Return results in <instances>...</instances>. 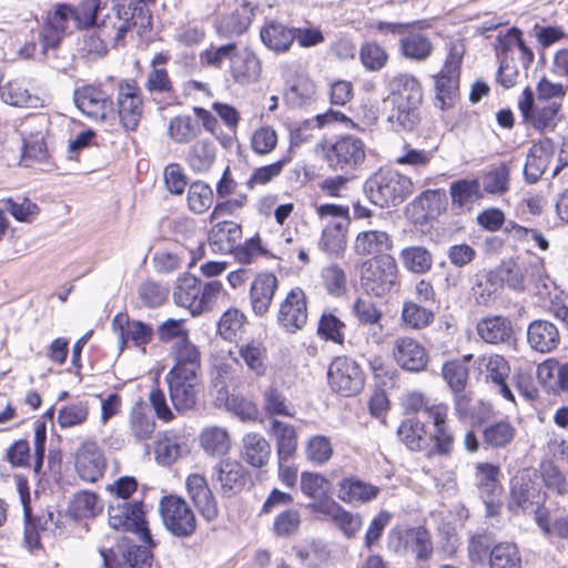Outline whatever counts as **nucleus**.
<instances>
[{"label":"nucleus","instance_id":"nucleus-1","mask_svg":"<svg viewBox=\"0 0 568 568\" xmlns=\"http://www.w3.org/2000/svg\"><path fill=\"white\" fill-rule=\"evenodd\" d=\"M392 109L388 122L396 132H413L422 122L423 87L413 74L399 73L387 82Z\"/></svg>","mask_w":568,"mask_h":568},{"label":"nucleus","instance_id":"nucleus-2","mask_svg":"<svg viewBox=\"0 0 568 568\" xmlns=\"http://www.w3.org/2000/svg\"><path fill=\"white\" fill-rule=\"evenodd\" d=\"M100 3L97 0H87L78 7L68 3H58L47 13L45 27L40 33L42 51L55 49L62 37L73 30L92 27L98 19Z\"/></svg>","mask_w":568,"mask_h":568},{"label":"nucleus","instance_id":"nucleus-3","mask_svg":"<svg viewBox=\"0 0 568 568\" xmlns=\"http://www.w3.org/2000/svg\"><path fill=\"white\" fill-rule=\"evenodd\" d=\"M414 190L410 178L394 170H378L364 183V192L371 203L379 207L402 204Z\"/></svg>","mask_w":568,"mask_h":568},{"label":"nucleus","instance_id":"nucleus-4","mask_svg":"<svg viewBox=\"0 0 568 568\" xmlns=\"http://www.w3.org/2000/svg\"><path fill=\"white\" fill-rule=\"evenodd\" d=\"M362 288L372 296H386L399 281V272L393 255L372 257L362 263L359 270Z\"/></svg>","mask_w":568,"mask_h":568},{"label":"nucleus","instance_id":"nucleus-5","mask_svg":"<svg viewBox=\"0 0 568 568\" xmlns=\"http://www.w3.org/2000/svg\"><path fill=\"white\" fill-rule=\"evenodd\" d=\"M366 159V146L362 139L347 134L338 138L325 150L329 169L344 174L356 171Z\"/></svg>","mask_w":568,"mask_h":568},{"label":"nucleus","instance_id":"nucleus-6","mask_svg":"<svg viewBox=\"0 0 568 568\" xmlns=\"http://www.w3.org/2000/svg\"><path fill=\"white\" fill-rule=\"evenodd\" d=\"M108 515L111 528L138 532L143 542L150 547L155 546L145 525L143 504L141 501L113 499L109 505Z\"/></svg>","mask_w":568,"mask_h":568},{"label":"nucleus","instance_id":"nucleus-7","mask_svg":"<svg viewBox=\"0 0 568 568\" xmlns=\"http://www.w3.org/2000/svg\"><path fill=\"white\" fill-rule=\"evenodd\" d=\"M327 379L331 389L345 397L359 394L365 385L361 365L348 356H337L331 362Z\"/></svg>","mask_w":568,"mask_h":568},{"label":"nucleus","instance_id":"nucleus-8","mask_svg":"<svg viewBox=\"0 0 568 568\" xmlns=\"http://www.w3.org/2000/svg\"><path fill=\"white\" fill-rule=\"evenodd\" d=\"M159 510L165 528L175 537L186 538L196 529V517L184 498L175 495L164 496Z\"/></svg>","mask_w":568,"mask_h":568},{"label":"nucleus","instance_id":"nucleus-9","mask_svg":"<svg viewBox=\"0 0 568 568\" xmlns=\"http://www.w3.org/2000/svg\"><path fill=\"white\" fill-rule=\"evenodd\" d=\"M307 318L306 294L301 287L295 286L290 290L278 304L276 313L277 325L286 333L295 334L306 325Z\"/></svg>","mask_w":568,"mask_h":568},{"label":"nucleus","instance_id":"nucleus-10","mask_svg":"<svg viewBox=\"0 0 568 568\" xmlns=\"http://www.w3.org/2000/svg\"><path fill=\"white\" fill-rule=\"evenodd\" d=\"M116 106L122 126L134 131L143 113L141 88L136 81L123 80L118 84Z\"/></svg>","mask_w":568,"mask_h":568},{"label":"nucleus","instance_id":"nucleus-11","mask_svg":"<svg viewBox=\"0 0 568 568\" xmlns=\"http://www.w3.org/2000/svg\"><path fill=\"white\" fill-rule=\"evenodd\" d=\"M73 101L85 116L94 121H105L113 112L111 95L98 85L87 84L75 89Z\"/></svg>","mask_w":568,"mask_h":568},{"label":"nucleus","instance_id":"nucleus-12","mask_svg":"<svg viewBox=\"0 0 568 568\" xmlns=\"http://www.w3.org/2000/svg\"><path fill=\"white\" fill-rule=\"evenodd\" d=\"M460 63L462 55L452 49L443 69L435 78V105L442 110L454 104L459 84Z\"/></svg>","mask_w":568,"mask_h":568},{"label":"nucleus","instance_id":"nucleus-13","mask_svg":"<svg viewBox=\"0 0 568 568\" xmlns=\"http://www.w3.org/2000/svg\"><path fill=\"white\" fill-rule=\"evenodd\" d=\"M542 500L539 476L536 471H524L514 478L508 504L510 510H526L534 506L538 508Z\"/></svg>","mask_w":568,"mask_h":568},{"label":"nucleus","instance_id":"nucleus-14","mask_svg":"<svg viewBox=\"0 0 568 568\" xmlns=\"http://www.w3.org/2000/svg\"><path fill=\"white\" fill-rule=\"evenodd\" d=\"M135 8L125 4L113 6L110 11L104 16L100 23L97 24L99 36L104 41L118 44L125 37L126 32L135 27L134 21Z\"/></svg>","mask_w":568,"mask_h":568},{"label":"nucleus","instance_id":"nucleus-15","mask_svg":"<svg viewBox=\"0 0 568 568\" xmlns=\"http://www.w3.org/2000/svg\"><path fill=\"white\" fill-rule=\"evenodd\" d=\"M112 329L118 335L120 349H123L128 342H132L135 347L145 352V346L154 335L151 325L138 320L131 321L125 313H118L113 317Z\"/></svg>","mask_w":568,"mask_h":568},{"label":"nucleus","instance_id":"nucleus-16","mask_svg":"<svg viewBox=\"0 0 568 568\" xmlns=\"http://www.w3.org/2000/svg\"><path fill=\"white\" fill-rule=\"evenodd\" d=\"M392 354L396 364L407 372H423L428 364V354L425 347L409 336L397 337L394 341Z\"/></svg>","mask_w":568,"mask_h":568},{"label":"nucleus","instance_id":"nucleus-17","mask_svg":"<svg viewBox=\"0 0 568 568\" xmlns=\"http://www.w3.org/2000/svg\"><path fill=\"white\" fill-rule=\"evenodd\" d=\"M106 462L95 442H84L75 453V470L81 479L95 483L103 477Z\"/></svg>","mask_w":568,"mask_h":568},{"label":"nucleus","instance_id":"nucleus-18","mask_svg":"<svg viewBox=\"0 0 568 568\" xmlns=\"http://www.w3.org/2000/svg\"><path fill=\"white\" fill-rule=\"evenodd\" d=\"M248 473L236 459L226 458L213 467V479L219 483L221 494L232 497L245 486Z\"/></svg>","mask_w":568,"mask_h":568},{"label":"nucleus","instance_id":"nucleus-19","mask_svg":"<svg viewBox=\"0 0 568 568\" xmlns=\"http://www.w3.org/2000/svg\"><path fill=\"white\" fill-rule=\"evenodd\" d=\"M425 27H428L426 21L419 27L409 28L405 36L399 38L398 52L406 60L419 63L432 57L434 43L430 37L423 32Z\"/></svg>","mask_w":568,"mask_h":568},{"label":"nucleus","instance_id":"nucleus-20","mask_svg":"<svg viewBox=\"0 0 568 568\" xmlns=\"http://www.w3.org/2000/svg\"><path fill=\"white\" fill-rule=\"evenodd\" d=\"M165 382L169 385L171 402L178 412L193 409L197 403L199 379L197 375H168Z\"/></svg>","mask_w":568,"mask_h":568},{"label":"nucleus","instance_id":"nucleus-21","mask_svg":"<svg viewBox=\"0 0 568 568\" xmlns=\"http://www.w3.org/2000/svg\"><path fill=\"white\" fill-rule=\"evenodd\" d=\"M527 344L539 354H549L560 345V333L556 324L548 320H534L527 326Z\"/></svg>","mask_w":568,"mask_h":568},{"label":"nucleus","instance_id":"nucleus-22","mask_svg":"<svg viewBox=\"0 0 568 568\" xmlns=\"http://www.w3.org/2000/svg\"><path fill=\"white\" fill-rule=\"evenodd\" d=\"M476 363L480 372H486V379L496 386L498 393L514 403V393L506 382L510 374V366L505 357L498 354L483 355Z\"/></svg>","mask_w":568,"mask_h":568},{"label":"nucleus","instance_id":"nucleus-23","mask_svg":"<svg viewBox=\"0 0 568 568\" xmlns=\"http://www.w3.org/2000/svg\"><path fill=\"white\" fill-rule=\"evenodd\" d=\"M278 288V278L271 272L255 276L250 286V303L256 316H264L271 308L274 295Z\"/></svg>","mask_w":568,"mask_h":568},{"label":"nucleus","instance_id":"nucleus-24","mask_svg":"<svg viewBox=\"0 0 568 568\" xmlns=\"http://www.w3.org/2000/svg\"><path fill=\"white\" fill-rule=\"evenodd\" d=\"M393 247V236L386 231L373 227L358 232L353 243V251L358 256L388 255L387 252Z\"/></svg>","mask_w":568,"mask_h":568},{"label":"nucleus","instance_id":"nucleus-25","mask_svg":"<svg viewBox=\"0 0 568 568\" xmlns=\"http://www.w3.org/2000/svg\"><path fill=\"white\" fill-rule=\"evenodd\" d=\"M307 508L313 513L331 517L347 538L354 537L363 524L359 515L347 511L333 499L311 503L307 505Z\"/></svg>","mask_w":568,"mask_h":568},{"label":"nucleus","instance_id":"nucleus-26","mask_svg":"<svg viewBox=\"0 0 568 568\" xmlns=\"http://www.w3.org/2000/svg\"><path fill=\"white\" fill-rule=\"evenodd\" d=\"M186 489L200 514L207 520H214L219 515L216 500L204 476L191 474L186 478Z\"/></svg>","mask_w":568,"mask_h":568},{"label":"nucleus","instance_id":"nucleus-27","mask_svg":"<svg viewBox=\"0 0 568 568\" xmlns=\"http://www.w3.org/2000/svg\"><path fill=\"white\" fill-rule=\"evenodd\" d=\"M170 354L174 361V366L168 375H197L201 367V353L190 338L173 343Z\"/></svg>","mask_w":568,"mask_h":568},{"label":"nucleus","instance_id":"nucleus-28","mask_svg":"<svg viewBox=\"0 0 568 568\" xmlns=\"http://www.w3.org/2000/svg\"><path fill=\"white\" fill-rule=\"evenodd\" d=\"M337 497L351 505L367 504L377 498L381 488L358 477H346L337 484Z\"/></svg>","mask_w":568,"mask_h":568},{"label":"nucleus","instance_id":"nucleus-29","mask_svg":"<svg viewBox=\"0 0 568 568\" xmlns=\"http://www.w3.org/2000/svg\"><path fill=\"white\" fill-rule=\"evenodd\" d=\"M433 425L434 430L430 433L429 439L434 443L433 448L428 455L433 456H450L454 449V435L447 425V407H438L433 409Z\"/></svg>","mask_w":568,"mask_h":568},{"label":"nucleus","instance_id":"nucleus-30","mask_svg":"<svg viewBox=\"0 0 568 568\" xmlns=\"http://www.w3.org/2000/svg\"><path fill=\"white\" fill-rule=\"evenodd\" d=\"M268 434L275 440L277 460H291L297 452V430L278 418L270 419Z\"/></svg>","mask_w":568,"mask_h":568},{"label":"nucleus","instance_id":"nucleus-31","mask_svg":"<svg viewBox=\"0 0 568 568\" xmlns=\"http://www.w3.org/2000/svg\"><path fill=\"white\" fill-rule=\"evenodd\" d=\"M398 541L406 552L415 555L416 560L427 561L430 559L434 547L429 531L422 527L406 528L397 532Z\"/></svg>","mask_w":568,"mask_h":568},{"label":"nucleus","instance_id":"nucleus-32","mask_svg":"<svg viewBox=\"0 0 568 568\" xmlns=\"http://www.w3.org/2000/svg\"><path fill=\"white\" fill-rule=\"evenodd\" d=\"M262 410L271 418L290 417L296 415V409L292 400L286 396L284 390L276 384L271 383L262 389Z\"/></svg>","mask_w":568,"mask_h":568},{"label":"nucleus","instance_id":"nucleus-33","mask_svg":"<svg viewBox=\"0 0 568 568\" xmlns=\"http://www.w3.org/2000/svg\"><path fill=\"white\" fill-rule=\"evenodd\" d=\"M263 44L275 53H285L293 45L296 34L290 28L278 21H267L260 30Z\"/></svg>","mask_w":568,"mask_h":568},{"label":"nucleus","instance_id":"nucleus-34","mask_svg":"<svg viewBox=\"0 0 568 568\" xmlns=\"http://www.w3.org/2000/svg\"><path fill=\"white\" fill-rule=\"evenodd\" d=\"M242 229L233 221L214 224L209 233V245L214 253H234Z\"/></svg>","mask_w":568,"mask_h":568},{"label":"nucleus","instance_id":"nucleus-35","mask_svg":"<svg viewBox=\"0 0 568 568\" xmlns=\"http://www.w3.org/2000/svg\"><path fill=\"white\" fill-rule=\"evenodd\" d=\"M476 332L485 343L493 345L508 343L514 335L511 322L500 315L481 318L476 325Z\"/></svg>","mask_w":568,"mask_h":568},{"label":"nucleus","instance_id":"nucleus-36","mask_svg":"<svg viewBox=\"0 0 568 568\" xmlns=\"http://www.w3.org/2000/svg\"><path fill=\"white\" fill-rule=\"evenodd\" d=\"M271 453V444L262 434L251 432L243 436L241 457L250 466L264 467L270 460Z\"/></svg>","mask_w":568,"mask_h":568},{"label":"nucleus","instance_id":"nucleus-37","mask_svg":"<svg viewBox=\"0 0 568 568\" xmlns=\"http://www.w3.org/2000/svg\"><path fill=\"white\" fill-rule=\"evenodd\" d=\"M554 153V145L550 140L534 143L528 151L524 166V175L527 182L535 183L546 171Z\"/></svg>","mask_w":568,"mask_h":568},{"label":"nucleus","instance_id":"nucleus-38","mask_svg":"<svg viewBox=\"0 0 568 568\" xmlns=\"http://www.w3.org/2000/svg\"><path fill=\"white\" fill-rule=\"evenodd\" d=\"M231 73L239 84L245 85L256 82L261 75V61L252 51H236L234 58H232Z\"/></svg>","mask_w":568,"mask_h":568},{"label":"nucleus","instance_id":"nucleus-39","mask_svg":"<svg viewBox=\"0 0 568 568\" xmlns=\"http://www.w3.org/2000/svg\"><path fill=\"white\" fill-rule=\"evenodd\" d=\"M254 9L250 2H243L232 14L221 18L216 22V30L223 37L240 36L252 23Z\"/></svg>","mask_w":568,"mask_h":568},{"label":"nucleus","instance_id":"nucleus-40","mask_svg":"<svg viewBox=\"0 0 568 568\" xmlns=\"http://www.w3.org/2000/svg\"><path fill=\"white\" fill-rule=\"evenodd\" d=\"M201 293V281L192 274L185 273L179 276L173 290V301L178 306L190 310L196 315L197 296Z\"/></svg>","mask_w":568,"mask_h":568},{"label":"nucleus","instance_id":"nucleus-41","mask_svg":"<svg viewBox=\"0 0 568 568\" xmlns=\"http://www.w3.org/2000/svg\"><path fill=\"white\" fill-rule=\"evenodd\" d=\"M239 358L247 367L248 371L256 376H264L267 371V349L260 341L252 339L239 345Z\"/></svg>","mask_w":568,"mask_h":568},{"label":"nucleus","instance_id":"nucleus-42","mask_svg":"<svg viewBox=\"0 0 568 568\" xmlns=\"http://www.w3.org/2000/svg\"><path fill=\"white\" fill-rule=\"evenodd\" d=\"M397 436L413 452H420L428 445L425 424L416 417L404 419L397 429Z\"/></svg>","mask_w":568,"mask_h":568},{"label":"nucleus","instance_id":"nucleus-43","mask_svg":"<svg viewBox=\"0 0 568 568\" xmlns=\"http://www.w3.org/2000/svg\"><path fill=\"white\" fill-rule=\"evenodd\" d=\"M399 258L405 270L417 275L428 273L434 264L433 254L422 245L404 247L399 253Z\"/></svg>","mask_w":568,"mask_h":568},{"label":"nucleus","instance_id":"nucleus-44","mask_svg":"<svg viewBox=\"0 0 568 568\" xmlns=\"http://www.w3.org/2000/svg\"><path fill=\"white\" fill-rule=\"evenodd\" d=\"M449 193L453 206L460 211H470L480 197V184L478 180H458L450 184Z\"/></svg>","mask_w":568,"mask_h":568},{"label":"nucleus","instance_id":"nucleus-45","mask_svg":"<svg viewBox=\"0 0 568 568\" xmlns=\"http://www.w3.org/2000/svg\"><path fill=\"white\" fill-rule=\"evenodd\" d=\"M516 428L508 420L487 424L483 428V442L486 446L499 449L508 446L515 438Z\"/></svg>","mask_w":568,"mask_h":568},{"label":"nucleus","instance_id":"nucleus-46","mask_svg":"<svg viewBox=\"0 0 568 568\" xmlns=\"http://www.w3.org/2000/svg\"><path fill=\"white\" fill-rule=\"evenodd\" d=\"M490 568H521V555L516 544L504 541L494 545L489 556Z\"/></svg>","mask_w":568,"mask_h":568},{"label":"nucleus","instance_id":"nucleus-47","mask_svg":"<svg viewBox=\"0 0 568 568\" xmlns=\"http://www.w3.org/2000/svg\"><path fill=\"white\" fill-rule=\"evenodd\" d=\"M168 132L174 142L186 144L201 133V126L190 115H176L170 120Z\"/></svg>","mask_w":568,"mask_h":568},{"label":"nucleus","instance_id":"nucleus-48","mask_svg":"<svg viewBox=\"0 0 568 568\" xmlns=\"http://www.w3.org/2000/svg\"><path fill=\"white\" fill-rule=\"evenodd\" d=\"M215 161V146L210 140H200L194 143L187 154L190 168L196 173L210 170Z\"/></svg>","mask_w":568,"mask_h":568},{"label":"nucleus","instance_id":"nucleus-49","mask_svg":"<svg viewBox=\"0 0 568 568\" xmlns=\"http://www.w3.org/2000/svg\"><path fill=\"white\" fill-rule=\"evenodd\" d=\"M359 60L365 70L378 72L384 69L389 60V54L384 47L376 41L364 42L359 48Z\"/></svg>","mask_w":568,"mask_h":568},{"label":"nucleus","instance_id":"nucleus-50","mask_svg":"<svg viewBox=\"0 0 568 568\" xmlns=\"http://www.w3.org/2000/svg\"><path fill=\"white\" fill-rule=\"evenodd\" d=\"M301 490L302 493L314 499L313 503L331 499L328 494L331 491V481L323 475L311 471H303L301 475Z\"/></svg>","mask_w":568,"mask_h":568},{"label":"nucleus","instance_id":"nucleus-51","mask_svg":"<svg viewBox=\"0 0 568 568\" xmlns=\"http://www.w3.org/2000/svg\"><path fill=\"white\" fill-rule=\"evenodd\" d=\"M1 100L10 105L20 108H37L40 99L32 95L19 82H8L0 87Z\"/></svg>","mask_w":568,"mask_h":568},{"label":"nucleus","instance_id":"nucleus-52","mask_svg":"<svg viewBox=\"0 0 568 568\" xmlns=\"http://www.w3.org/2000/svg\"><path fill=\"white\" fill-rule=\"evenodd\" d=\"M321 278L328 295L341 297L347 291V275L338 264H329L322 268Z\"/></svg>","mask_w":568,"mask_h":568},{"label":"nucleus","instance_id":"nucleus-53","mask_svg":"<svg viewBox=\"0 0 568 568\" xmlns=\"http://www.w3.org/2000/svg\"><path fill=\"white\" fill-rule=\"evenodd\" d=\"M434 312L426 306H422L413 301L404 302L402 320L407 326L414 329H422L429 326L434 322Z\"/></svg>","mask_w":568,"mask_h":568},{"label":"nucleus","instance_id":"nucleus-54","mask_svg":"<svg viewBox=\"0 0 568 568\" xmlns=\"http://www.w3.org/2000/svg\"><path fill=\"white\" fill-rule=\"evenodd\" d=\"M201 445L211 455H225L231 446L230 436L222 427H209L201 434Z\"/></svg>","mask_w":568,"mask_h":568},{"label":"nucleus","instance_id":"nucleus-55","mask_svg":"<svg viewBox=\"0 0 568 568\" xmlns=\"http://www.w3.org/2000/svg\"><path fill=\"white\" fill-rule=\"evenodd\" d=\"M306 459L316 466L325 465L333 456V446L324 435L311 436L305 446Z\"/></svg>","mask_w":568,"mask_h":568},{"label":"nucleus","instance_id":"nucleus-56","mask_svg":"<svg viewBox=\"0 0 568 568\" xmlns=\"http://www.w3.org/2000/svg\"><path fill=\"white\" fill-rule=\"evenodd\" d=\"M352 315L362 325H379L383 312L377 304L368 297H357L351 306Z\"/></svg>","mask_w":568,"mask_h":568},{"label":"nucleus","instance_id":"nucleus-57","mask_svg":"<svg viewBox=\"0 0 568 568\" xmlns=\"http://www.w3.org/2000/svg\"><path fill=\"white\" fill-rule=\"evenodd\" d=\"M212 203L213 191L209 184L197 181L190 185L187 191V205L193 213H204L211 207Z\"/></svg>","mask_w":568,"mask_h":568},{"label":"nucleus","instance_id":"nucleus-58","mask_svg":"<svg viewBox=\"0 0 568 568\" xmlns=\"http://www.w3.org/2000/svg\"><path fill=\"white\" fill-rule=\"evenodd\" d=\"M442 375L454 393L463 392L467 385L469 371L460 361H450L444 364Z\"/></svg>","mask_w":568,"mask_h":568},{"label":"nucleus","instance_id":"nucleus-59","mask_svg":"<svg viewBox=\"0 0 568 568\" xmlns=\"http://www.w3.org/2000/svg\"><path fill=\"white\" fill-rule=\"evenodd\" d=\"M246 316L237 308H229L225 311L219 323L217 331L225 341H233L237 333L243 328Z\"/></svg>","mask_w":568,"mask_h":568},{"label":"nucleus","instance_id":"nucleus-60","mask_svg":"<svg viewBox=\"0 0 568 568\" xmlns=\"http://www.w3.org/2000/svg\"><path fill=\"white\" fill-rule=\"evenodd\" d=\"M499 42L503 52L506 53L507 51H510L513 49L519 52V58L525 69H527L529 64L534 61V52L523 41L521 31L519 29H510L504 39H499Z\"/></svg>","mask_w":568,"mask_h":568},{"label":"nucleus","instance_id":"nucleus-61","mask_svg":"<svg viewBox=\"0 0 568 568\" xmlns=\"http://www.w3.org/2000/svg\"><path fill=\"white\" fill-rule=\"evenodd\" d=\"M345 323L332 313H323L317 326V334L326 339L342 345L344 343Z\"/></svg>","mask_w":568,"mask_h":568},{"label":"nucleus","instance_id":"nucleus-62","mask_svg":"<svg viewBox=\"0 0 568 568\" xmlns=\"http://www.w3.org/2000/svg\"><path fill=\"white\" fill-rule=\"evenodd\" d=\"M138 294L142 304L152 308L162 305L166 301L169 288L158 282L148 280L139 286Z\"/></svg>","mask_w":568,"mask_h":568},{"label":"nucleus","instance_id":"nucleus-63","mask_svg":"<svg viewBox=\"0 0 568 568\" xmlns=\"http://www.w3.org/2000/svg\"><path fill=\"white\" fill-rule=\"evenodd\" d=\"M89 415L87 403L78 402L63 406L58 414V424L62 428L74 427L83 424Z\"/></svg>","mask_w":568,"mask_h":568},{"label":"nucleus","instance_id":"nucleus-64","mask_svg":"<svg viewBox=\"0 0 568 568\" xmlns=\"http://www.w3.org/2000/svg\"><path fill=\"white\" fill-rule=\"evenodd\" d=\"M560 109V104L557 102H540L537 100L536 108L531 113V116L526 120L527 123H530L538 130H542L552 124L558 111Z\"/></svg>","mask_w":568,"mask_h":568}]
</instances>
